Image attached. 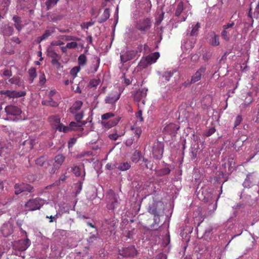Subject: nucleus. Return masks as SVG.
I'll list each match as a JSON object with an SVG mask.
<instances>
[{"instance_id": "1", "label": "nucleus", "mask_w": 259, "mask_h": 259, "mask_svg": "<svg viewBox=\"0 0 259 259\" xmlns=\"http://www.w3.org/2000/svg\"><path fill=\"white\" fill-rule=\"evenodd\" d=\"M46 201L45 200L39 197L30 199L26 202L25 206L29 211L39 210Z\"/></svg>"}, {"instance_id": "2", "label": "nucleus", "mask_w": 259, "mask_h": 259, "mask_svg": "<svg viewBox=\"0 0 259 259\" xmlns=\"http://www.w3.org/2000/svg\"><path fill=\"white\" fill-rule=\"evenodd\" d=\"M164 208L162 201L153 199V202L149 204L148 211L154 216L160 215V213Z\"/></svg>"}, {"instance_id": "3", "label": "nucleus", "mask_w": 259, "mask_h": 259, "mask_svg": "<svg viewBox=\"0 0 259 259\" xmlns=\"http://www.w3.org/2000/svg\"><path fill=\"white\" fill-rule=\"evenodd\" d=\"M164 149V143L162 142L156 141L152 146V153L153 157L160 159L162 157Z\"/></svg>"}, {"instance_id": "4", "label": "nucleus", "mask_w": 259, "mask_h": 259, "mask_svg": "<svg viewBox=\"0 0 259 259\" xmlns=\"http://www.w3.org/2000/svg\"><path fill=\"white\" fill-rule=\"evenodd\" d=\"M152 26V21L149 18L140 19L137 23L136 27L139 30L145 33L149 30Z\"/></svg>"}, {"instance_id": "5", "label": "nucleus", "mask_w": 259, "mask_h": 259, "mask_svg": "<svg viewBox=\"0 0 259 259\" xmlns=\"http://www.w3.org/2000/svg\"><path fill=\"white\" fill-rule=\"evenodd\" d=\"M30 244L31 241L29 239H21L13 242V248L15 250L24 251L28 248Z\"/></svg>"}, {"instance_id": "6", "label": "nucleus", "mask_w": 259, "mask_h": 259, "mask_svg": "<svg viewBox=\"0 0 259 259\" xmlns=\"http://www.w3.org/2000/svg\"><path fill=\"white\" fill-rule=\"evenodd\" d=\"M118 254L123 257H134L137 254V250L134 246L122 247L118 249Z\"/></svg>"}, {"instance_id": "7", "label": "nucleus", "mask_w": 259, "mask_h": 259, "mask_svg": "<svg viewBox=\"0 0 259 259\" xmlns=\"http://www.w3.org/2000/svg\"><path fill=\"white\" fill-rule=\"evenodd\" d=\"M120 199L118 195L111 192L109 195V201L107 204V207L109 210H114L119 206Z\"/></svg>"}, {"instance_id": "8", "label": "nucleus", "mask_w": 259, "mask_h": 259, "mask_svg": "<svg viewBox=\"0 0 259 259\" xmlns=\"http://www.w3.org/2000/svg\"><path fill=\"white\" fill-rule=\"evenodd\" d=\"M120 61L124 63L137 57V53L134 50H129L120 54Z\"/></svg>"}, {"instance_id": "9", "label": "nucleus", "mask_w": 259, "mask_h": 259, "mask_svg": "<svg viewBox=\"0 0 259 259\" xmlns=\"http://www.w3.org/2000/svg\"><path fill=\"white\" fill-rule=\"evenodd\" d=\"M2 94L10 98H19L26 95V92L25 91L18 92L11 90L3 91L2 92Z\"/></svg>"}, {"instance_id": "10", "label": "nucleus", "mask_w": 259, "mask_h": 259, "mask_svg": "<svg viewBox=\"0 0 259 259\" xmlns=\"http://www.w3.org/2000/svg\"><path fill=\"white\" fill-rule=\"evenodd\" d=\"M148 90L145 88L141 89L137 91L134 95V100L137 102L139 103L142 100L143 104H145V98L147 95V92Z\"/></svg>"}, {"instance_id": "11", "label": "nucleus", "mask_w": 259, "mask_h": 259, "mask_svg": "<svg viewBox=\"0 0 259 259\" xmlns=\"http://www.w3.org/2000/svg\"><path fill=\"white\" fill-rule=\"evenodd\" d=\"M255 182V176L254 172L248 173L243 183L244 188H249L251 187Z\"/></svg>"}, {"instance_id": "12", "label": "nucleus", "mask_w": 259, "mask_h": 259, "mask_svg": "<svg viewBox=\"0 0 259 259\" xmlns=\"http://www.w3.org/2000/svg\"><path fill=\"white\" fill-rule=\"evenodd\" d=\"M13 232V227L10 223L4 224L1 228V232L3 236L7 237L10 236Z\"/></svg>"}, {"instance_id": "13", "label": "nucleus", "mask_w": 259, "mask_h": 259, "mask_svg": "<svg viewBox=\"0 0 259 259\" xmlns=\"http://www.w3.org/2000/svg\"><path fill=\"white\" fill-rule=\"evenodd\" d=\"M200 28V24L197 22L196 24H193L191 27L186 31V35L188 36H196L198 34L199 29Z\"/></svg>"}, {"instance_id": "14", "label": "nucleus", "mask_w": 259, "mask_h": 259, "mask_svg": "<svg viewBox=\"0 0 259 259\" xmlns=\"http://www.w3.org/2000/svg\"><path fill=\"white\" fill-rule=\"evenodd\" d=\"M205 67H200L194 75L192 76L191 81L189 84L193 83L200 80L201 78L202 75L205 72Z\"/></svg>"}, {"instance_id": "15", "label": "nucleus", "mask_w": 259, "mask_h": 259, "mask_svg": "<svg viewBox=\"0 0 259 259\" xmlns=\"http://www.w3.org/2000/svg\"><path fill=\"white\" fill-rule=\"evenodd\" d=\"M6 113L11 115L18 116L21 113V109L17 106L9 105L5 108Z\"/></svg>"}, {"instance_id": "16", "label": "nucleus", "mask_w": 259, "mask_h": 259, "mask_svg": "<svg viewBox=\"0 0 259 259\" xmlns=\"http://www.w3.org/2000/svg\"><path fill=\"white\" fill-rule=\"evenodd\" d=\"M65 159V156L63 154H58L55 156L54 158L55 162L53 164L54 169H55L54 172H55L56 170L58 169L60 167Z\"/></svg>"}, {"instance_id": "17", "label": "nucleus", "mask_w": 259, "mask_h": 259, "mask_svg": "<svg viewBox=\"0 0 259 259\" xmlns=\"http://www.w3.org/2000/svg\"><path fill=\"white\" fill-rule=\"evenodd\" d=\"M120 120V117H117L108 121H102L101 122V124L105 128H110L115 126L118 123Z\"/></svg>"}, {"instance_id": "18", "label": "nucleus", "mask_w": 259, "mask_h": 259, "mask_svg": "<svg viewBox=\"0 0 259 259\" xmlns=\"http://www.w3.org/2000/svg\"><path fill=\"white\" fill-rule=\"evenodd\" d=\"M179 129V126L174 123H170L167 125L164 128V130L165 133L169 134L175 135L177 131Z\"/></svg>"}, {"instance_id": "19", "label": "nucleus", "mask_w": 259, "mask_h": 259, "mask_svg": "<svg viewBox=\"0 0 259 259\" xmlns=\"http://www.w3.org/2000/svg\"><path fill=\"white\" fill-rule=\"evenodd\" d=\"M83 103L82 101L77 100L76 101L69 109V111L71 114H75L76 112H79L82 106Z\"/></svg>"}, {"instance_id": "20", "label": "nucleus", "mask_w": 259, "mask_h": 259, "mask_svg": "<svg viewBox=\"0 0 259 259\" xmlns=\"http://www.w3.org/2000/svg\"><path fill=\"white\" fill-rule=\"evenodd\" d=\"M83 171L81 172L82 168L79 166H74L72 168V171L76 177H81L83 179L85 177V172L84 169V166H82Z\"/></svg>"}, {"instance_id": "21", "label": "nucleus", "mask_w": 259, "mask_h": 259, "mask_svg": "<svg viewBox=\"0 0 259 259\" xmlns=\"http://www.w3.org/2000/svg\"><path fill=\"white\" fill-rule=\"evenodd\" d=\"M55 32V27L53 26L48 27L42 35L41 39H47L49 36Z\"/></svg>"}, {"instance_id": "22", "label": "nucleus", "mask_w": 259, "mask_h": 259, "mask_svg": "<svg viewBox=\"0 0 259 259\" xmlns=\"http://www.w3.org/2000/svg\"><path fill=\"white\" fill-rule=\"evenodd\" d=\"M159 56L160 55L158 52H155L149 55L146 57V58L147 59L149 64L151 65L152 64L156 62V60L158 59Z\"/></svg>"}, {"instance_id": "23", "label": "nucleus", "mask_w": 259, "mask_h": 259, "mask_svg": "<svg viewBox=\"0 0 259 259\" xmlns=\"http://www.w3.org/2000/svg\"><path fill=\"white\" fill-rule=\"evenodd\" d=\"M210 43L213 46H218L220 45L219 35L216 34L214 32H212L210 35Z\"/></svg>"}, {"instance_id": "24", "label": "nucleus", "mask_w": 259, "mask_h": 259, "mask_svg": "<svg viewBox=\"0 0 259 259\" xmlns=\"http://www.w3.org/2000/svg\"><path fill=\"white\" fill-rule=\"evenodd\" d=\"M120 97V94L117 95L111 94L107 96L105 99V102L108 104H113L116 102Z\"/></svg>"}, {"instance_id": "25", "label": "nucleus", "mask_w": 259, "mask_h": 259, "mask_svg": "<svg viewBox=\"0 0 259 259\" xmlns=\"http://www.w3.org/2000/svg\"><path fill=\"white\" fill-rule=\"evenodd\" d=\"M110 16V11L109 9L108 8H106L104 10V12L102 14V15L99 18L98 20V22L99 23H102L106 21L109 18Z\"/></svg>"}, {"instance_id": "26", "label": "nucleus", "mask_w": 259, "mask_h": 259, "mask_svg": "<svg viewBox=\"0 0 259 259\" xmlns=\"http://www.w3.org/2000/svg\"><path fill=\"white\" fill-rule=\"evenodd\" d=\"M13 20L15 22V27L18 31H20L22 29V21L21 18L18 16L15 15L13 16Z\"/></svg>"}, {"instance_id": "27", "label": "nucleus", "mask_w": 259, "mask_h": 259, "mask_svg": "<svg viewBox=\"0 0 259 259\" xmlns=\"http://www.w3.org/2000/svg\"><path fill=\"white\" fill-rule=\"evenodd\" d=\"M95 61L93 62L91 67L90 71L92 73H95L97 71L100 62V59L99 58L96 57L95 58Z\"/></svg>"}, {"instance_id": "28", "label": "nucleus", "mask_w": 259, "mask_h": 259, "mask_svg": "<svg viewBox=\"0 0 259 259\" xmlns=\"http://www.w3.org/2000/svg\"><path fill=\"white\" fill-rule=\"evenodd\" d=\"M131 166L130 162H123L118 164L116 168L121 171H125L129 169Z\"/></svg>"}, {"instance_id": "29", "label": "nucleus", "mask_w": 259, "mask_h": 259, "mask_svg": "<svg viewBox=\"0 0 259 259\" xmlns=\"http://www.w3.org/2000/svg\"><path fill=\"white\" fill-rule=\"evenodd\" d=\"M20 185L21 186L23 192L27 191L29 193H32L34 192V188L31 185L26 183H21Z\"/></svg>"}, {"instance_id": "30", "label": "nucleus", "mask_w": 259, "mask_h": 259, "mask_svg": "<svg viewBox=\"0 0 259 259\" xmlns=\"http://www.w3.org/2000/svg\"><path fill=\"white\" fill-rule=\"evenodd\" d=\"M140 3L143 5V6H141V8H143L147 12L150 10L151 4L150 0H141Z\"/></svg>"}, {"instance_id": "31", "label": "nucleus", "mask_w": 259, "mask_h": 259, "mask_svg": "<svg viewBox=\"0 0 259 259\" xmlns=\"http://www.w3.org/2000/svg\"><path fill=\"white\" fill-rule=\"evenodd\" d=\"M184 10V4L183 2H180L178 4L176 12H175V15L176 16L179 17L180 16L181 14L183 12V11Z\"/></svg>"}, {"instance_id": "32", "label": "nucleus", "mask_w": 259, "mask_h": 259, "mask_svg": "<svg viewBox=\"0 0 259 259\" xmlns=\"http://www.w3.org/2000/svg\"><path fill=\"white\" fill-rule=\"evenodd\" d=\"M59 0H47L46 6L47 10H49L56 5Z\"/></svg>"}, {"instance_id": "33", "label": "nucleus", "mask_w": 259, "mask_h": 259, "mask_svg": "<svg viewBox=\"0 0 259 259\" xmlns=\"http://www.w3.org/2000/svg\"><path fill=\"white\" fill-rule=\"evenodd\" d=\"M29 76L30 78V82L32 83L33 80L36 77V69L34 67H31L28 70Z\"/></svg>"}, {"instance_id": "34", "label": "nucleus", "mask_w": 259, "mask_h": 259, "mask_svg": "<svg viewBox=\"0 0 259 259\" xmlns=\"http://www.w3.org/2000/svg\"><path fill=\"white\" fill-rule=\"evenodd\" d=\"M252 93L251 92H249L247 93V97L246 98V101L245 103L242 104V106L244 107H246L248 105H249L253 101L252 97Z\"/></svg>"}, {"instance_id": "35", "label": "nucleus", "mask_w": 259, "mask_h": 259, "mask_svg": "<svg viewBox=\"0 0 259 259\" xmlns=\"http://www.w3.org/2000/svg\"><path fill=\"white\" fill-rule=\"evenodd\" d=\"M141 155L140 151H135L132 156V161L135 163L138 162L141 159Z\"/></svg>"}, {"instance_id": "36", "label": "nucleus", "mask_w": 259, "mask_h": 259, "mask_svg": "<svg viewBox=\"0 0 259 259\" xmlns=\"http://www.w3.org/2000/svg\"><path fill=\"white\" fill-rule=\"evenodd\" d=\"M57 93V91L55 90H52L50 91L49 94H48V98L50 102H51L52 104H55V106L57 107L58 106V104L56 102L54 101V99L53 98V96Z\"/></svg>"}, {"instance_id": "37", "label": "nucleus", "mask_w": 259, "mask_h": 259, "mask_svg": "<svg viewBox=\"0 0 259 259\" xmlns=\"http://www.w3.org/2000/svg\"><path fill=\"white\" fill-rule=\"evenodd\" d=\"M74 115V119L77 122H80L84 116V112L82 110L79 112H76L75 114H72Z\"/></svg>"}, {"instance_id": "38", "label": "nucleus", "mask_w": 259, "mask_h": 259, "mask_svg": "<svg viewBox=\"0 0 259 259\" xmlns=\"http://www.w3.org/2000/svg\"><path fill=\"white\" fill-rule=\"evenodd\" d=\"M170 172V169L168 167L161 168L158 170L157 175L159 176H163L169 174Z\"/></svg>"}, {"instance_id": "39", "label": "nucleus", "mask_w": 259, "mask_h": 259, "mask_svg": "<svg viewBox=\"0 0 259 259\" xmlns=\"http://www.w3.org/2000/svg\"><path fill=\"white\" fill-rule=\"evenodd\" d=\"M131 130L134 131L135 137L138 139L142 133V130L140 127L133 126Z\"/></svg>"}, {"instance_id": "40", "label": "nucleus", "mask_w": 259, "mask_h": 259, "mask_svg": "<svg viewBox=\"0 0 259 259\" xmlns=\"http://www.w3.org/2000/svg\"><path fill=\"white\" fill-rule=\"evenodd\" d=\"M87 61V57L84 54H81L78 58V63L80 66H84Z\"/></svg>"}, {"instance_id": "41", "label": "nucleus", "mask_w": 259, "mask_h": 259, "mask_svg": "<svg viewBox=\"0 0 259 259\" xmlns=\"http://www.w3.org/2000/svg\"><path fill=\"white\" fill-rule=\"evenodd\" d=\"M60 37L61 39H64L66 41H70V40L79 41L80 40L79 38H78L77 37L73 36H71V35H61L60 36Z\"/></svg>"}, {"instance_id": "42", "label": "nucleus", "mask_w": 259, "mask_h": 259, "mask_svg": "<svg viewBox=\"0 0 259 259\" xmlns=\"http://www.w3.org/2000/svg\"><path fill=\"white\" fill-rule=\"evenodd\" d=\"M149 65H150V64L147 59L145 58V59H142L140 61V62L139 63L138 67L140 69H143L146 68Z\"/></svg>"}, {"instance_id": "43", "label": "nucleus", "mask_w": 259, "mask_h": 259, "mask_svg": "<svg viewBox=\"0 0 259 259\" xmlns=\"http://www.w3.org/2000/svg\"><path fill=\"white\" fill-rule=\"evenodd\" d=\"M229 36V31L227 29H223L221 32V36L222 37V38L226 41H229L230 39Z\"/></svg>"}, {"instance_id": "44", "label": "nucleus", "mask_w": 259, "mask_h": 259, "mask_svg": "<svg viewBox=\"0 0 259 259\" xmlns=\"http://www.w3.org/2000/svg\"><path fill=\"white\" fill-rule=\"evenodd\" d=\"M48 56L52 59L59 57V55L53 49H48L47 50Z\"/></svg>"}, {"instance_id": "45", "label": "nucleus", "mask_w": 259, "mask_h": 259, "mask_svg": "<svg viewBox=\"0 0 259 259\" xmlns=\"http://www.w3.org/2000/svg\"><path fill=\"white\" fill-rule=\"evenodd\" d=\"M100 81H101L99 78H98V79L95 78V79H91L90 81L89 85L90 88H95L99 84V83H100Z\"/></svg>"}, {"instance_id": "46", "label": "nucleus", "mask_w": 259, "mask_h": 259, "mask_svg": "<svg viewBox=\"0 0 259 259\" xmlns=\"http://www.w3.org/2000/svg\"><path fill=\"white\" fill-rule=\"evenodd\" d=\"M56 128L59 131L63 132L64 133H67L69 131V127H68V126H64L61 123L58 124Z\"/></svg>"}, {"instance_id": "47", "label": "nucleus", "mask_w": 259, "mask_h": 259, "mask_svg": "<svg viewBox=\"0 0 259 259\" xmlns=\"http://www.w3.org/2000/svg\"><path fill=\"white\" fill-rule=\"evenodd\" d=\"M68 127H69V131L70 130H75L78 128L80 127V125L79 124V122H74V121H71L69 126H68Z\"/></svg>"}, {"instance_id": "48", "label": "nucleus", "mask_w": 259, "mask_h": 259, "mask_svg": "<svg viewBox=\"0 0 259 259\" xmlns=\"http://www.w3.org/2000/svg\"><path fill=\"white\" fill-rule=\"evenodd\" d=\"M9 82L11 84H14L18 86H20L21 83L20 81V78L18 77H12L9 80Z\"/></svg>"}, {"instance_id": "49", "label": "nucleus", "mask_w": 259, "mask_h": 259, "mask_svg": "<svg viewBox=\"0 0 259 259\" xmlns=\"http://www.w3.org/2000/svg\"><path fill=\"white\" fill-rule=\"evenodd\" d=\"M46 158L44 156L38 158L36 160V164L39 166H42L45 163Z\"/></svg>"}, {"instance_id": "50", "label": "nucleus", "mask_w": 259, "mask_h": 259, "mask_svg": "<svg viewBox=\"0 0 259 259\" xmlns=\"http://www.w3.org/2000/svg\"><path fill=\"white\" fill-rule=\"evenodd\" d=\"M114 116V114L112 112H108L103 114L101 116V119L102 120H106L107 119H110V118L113 117Z\"/></svg>"}, {"instance_id": "51", "label": "nucleus", "mask_w": 259, "mask_h": 259, "mask_svg": "<svg viewBox=\"0 0 259 259\" xmlns=\"http://www.w3.org/2000/svg\"><path fill=\"white\" fill-rule=\"evenodd\" d=\"M215 131L214 126H211L205 132L204 135L206 137H209L214 134Z\"/></svg>"}, {"instance_id": "52", "label": "nucleus", "mask_w": 259, "mask_h": 259, "mask_svg": "<svg viewBox=\"0 0 259 259\" xmlns=\"http://www.w3.org/2000/svg\"><path fill=\"white\" fill-rule=\"evenodd\" d=\"M14 189H15V194L17 195L23 192L20 184H16L14 186Z\"/></svg>"}, {"instance_id": "53", "label": "nucleus", "mask_w": 259, "mask_h": 259, "mask_svg": "<svg viewBox=\"0 0 259 259\" xmlns=\"http://www.w3.org/2000/svg\"><path fill=\"white\" fill-rule=\"evenodd\" d=\"M172 75L173 72L171 71H166L163 73V77H164V79L168 81L169 80L170 77H172Z\"/></svg>"}, {"instance_id": "54", "label": "nucleus", "mask_w": 259, "mask_h": 259, "mask_svg": "<svg viewBox=\"0 0 259 259\" xmlns=\"http://www.w3.org/2000/svg\"><path fill=\"white\" fill-rule=\"evenodd\" d=\"M242 121V118L241 115H238L235 119L234 121V128H236L238 126Z\"/></svg>"}, {"instance_id": "55", "label": "nucleus", "mask_w": 259, "mask_h": 259, "mask_svg": "<svg viewBox=\"0 0 259 259\" xmlns=\"http://www.w3.org/2000/svg\"><path fill=\"white\" fill-rule=\"evenodd\" d=\"M13 31V28L11 27H10V26H8L4 30V35H8V36L11 35L12 34Z\"/></svg>"}, {"instance_id": "56", "label": "nucleus", "mask_w": 259, "mask_h": 259, "mask_svg": "<svg viewBox=\"0 0 259 259\" xmlns=\"http://www.w3.org/2000/svg\"><path fill=\"white\" fill-rule=\"evenodd\" d=\"M80 70V67L76 66L71 69L70 71V74L74 76V77H76L77 73Z\"/></svg>"}, {"instance_id": "57", "label": "nucleus", "mask_w": 259, "mask_h": 259, "mask_svg": "<svg viewBox=\"0 0 259 259\" xmlns=\"http://www.w3.org/2000/svg\"><path fill=\"white\" fill-rule=\"evenodd\" d=\"M94 24V23L93 22L90 21V22L83 23V24H82L81 25V26L82 29H87L89 28V27L93 25Z\"/></svg>"}, {"instance_id": "58", "label": "nucleus", "mask_w": 259, "mask_h": 259, "mask_svg": "<svg viewBox=\"0 0 259 259\" xmlns=\"http://www.w3.org/2000/svg\"><path fill=\"white\" fill-rule=\"evenodd\" d=\"M39 83L41 84H44L46 82V76L43 72H41L39 77Z\"/></svg>"}, {"instance_id": "59", "label": "nucleus", "mask_w": 259, "mask_h": 259, "mask_svg": "<svg viewBox=\"0 0 259 259\" xmlns=\"http://www.w3.org/2000/svg\"><path fill=\"white\" fill-rule=\"evenodd\" d=\"M77 47V44L75 41H72L71 42L67 43L66 47L68 49H74Z\"/></svg>"}, {"instance_id": "60", "label": "nucleus", "mask_w": 259, "mask_h": 259, "mask_svg": "<svg viewBox=\"0 0 259 259\" xmlns=\"http://www.w3.org/2000/svg\"><path fill=\"white\" fill-rule=\"evenodd\" d=\"M122 78H123V80L122 81L123 83H124L126 85H129L132 83V81L130 78H127L125 76V73H123L122 76Z\"/></svg>"}, {"instance_id": "61", "label": "nucleus", "mask_w": 259, "mask_h": 259, "mask_svg": "<svg viewBox=\"0 0 259 259\" xmlns=\"http://www.w3.org/2000/svg\"><path fill=\"white\" fill-rule=\"evenodd\" d=\"M119 135L117 134V132L115 131L114 133H113V134H110L109 136H108V137L110 139L112 140H114V141H115L119 137Z\"/></svg>"}, {"instance_id": "62", "label": "nucleus", "mask_w": 259, "mask_h": 259, "mask_svg": "<svg viewBox=\"0 0 259 259\" xmlns=\"http://www.w3.org/2000/svg\"><path fill=\"white\" fill-rule=\"evenodd\" d=\"M76 142V138H71L68 141V148H71Z\"/></svg>"}, {"instance_id": "63", "label": "nucleus", "mask_w": 259, "mask_h": 259, "mask_svg": "<svg viewBox=\"0 0 259 259\" xmlns=\"http://www.w3.org/2000/svg\"><path fill=\"white\" fill-rule=\"evenodd\" d=\"M235 25V23L234 21H231L230 23H228L223 26V28L225 29H228L233 27Z\"/></svg>"}, {"instance_id": "64", "label": "nucleus", "mask_w": 259, "mask_h": 259, "mask_svg": "<svg viewBox=\"0 0 259 259\" xmlns=\"http://www.w3.org/2000/svg\"><path fill=\"white\" fill-rule=\"evenodd\" d=\"M64 234H65V231L64 230H57L53 233V235L54 236H59V235H63Z\"/></svg>"}]
</instances>
